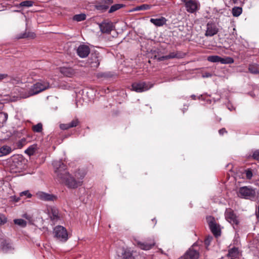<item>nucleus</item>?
<instances>
[{"instance_id":"33","label":"nucleus","mask_w":259,"mask_h":259,"mask_svg":"<svg viewBox=\"0 0 259 259\" xmlns=\"http://www.w3.org/2000/svg\"><path fill=\"white\" fill-rule=\"evenodd\" d=\"M11 249V246L8 244H4L2 247V250L5 253L8 252Z\"/></svg>"},{"instance_id":"9","label":"nucleus","mask_w":259,"mask_h":259,"mask_svg":"<svg viewBox=\"0 0 259 259\" xmlns=\"http://www.w3.org/2000/svg\"><path fill=\"white\" fill-rule=\"evenodd\" d=\"M134 244L137 245L140 249L144 250H148L151 249L155 244L153 239L150 240L149 243L146 242H142L140 241L138 239L133 237Z\"/></svg>"},{"instance_id":"54","label":"nucleus","mask_w":259,"mask_h":259,"mask_svg":"<svg viewBox=\"0 0 259 259\" xmlns=\"http://www.w3.org/2000/svg\"><path fill=\"white\" fill-rule=\"evenodd\" d=\"M231 259H234V258H231Z\"/></svg>"},{"instance_id":"45","label":"nucleus","mask_w":259,"mask_h":259,"mask_svg":"<svg viewBox=\"0 0 259 259\" xmlns=\"http://www.w3.org/2000/svg\"><path fill=\"white\" fill-rule=\"evenodd\" d=\"M11 198L15 202H18L20 200V197H16V196H12Z\"/></svg>"},{"instance_id":"6","label":"nucleus","mask_w":259,"mask_h":259,"mask_svg":"<svg viewBox=\"0 0 259 259\" xmlns=\"http://www.w3.org/2000/svg\"><path fill=\"white\" fill-rule=\"evenodd\" d=\"M184 4L185 9L189 13L197 12L200 8V4L198 0H181Z\"/></svg>"},{"instance_id":"28","label":"nucleus","mask_w":259,"mask_h":259,"mask_svg":"<svg viewBox=\"0 0 259 259\" xmlns=\"http://www.w3.org/2000/svg\"><path fill=\"white\" fill-rule=\"evenodd\" d=\"M14 222L15 224H16L20 227H25L27 224L26 222L21 219H15L14 220Z\"/></svg>"},{"instance_id":"38","label":"nucleus","mask_w":259,"mask_h":259,"mask_svg":"<svg viewBox=\"0 0 259 259\" xmlns=\"http://www.w3.org/2000/svg\"><path fill=\"white\" fill-rule=\"evenodd\" d=\"M246 177L247 179H251L252 177V173L251 170L247 169L245 171Z\"/></svg>"},{"instance_id":"53","label":"nucleus","mask_w":259,"mask_h":259,"mask_svg":"<svg viewBox=\"0 0 259 259\" xmlns=\"http://www.w3.org/2000/svg\"><path fill=\"white\" fill-rule=\"evenodd\" d=\"M226 212H227V209L226 210V211H225V214H226Z\"/></svg>"},{"instance_id":"34","label":"nucleus","mask_w":259,"mask_h":259,"mask_svg":"<svg viewBox=\"0 0 259 259\" xmlns=\"http://www.w3.org/2000/svg\"><path fill=\"white\" fill-rule=\"evenodd\" d=\"M79 123L77 119H74L72 120L70 123H69L70 128L76 127Z\"/></svg>"},{"instance_id":"4","label":"nucleus","mask_w":259,"mask_h":259,"mask_svg":"<svg viewBox=\"0 0 259 259\" xmlns=\"http://www.w3.org/2000/svg\"><path fill=\"white\" fill-rule=\"evenodd\" d=\"M237 195L242 198L253 200L255 198L256 191L250 186H243L239 188Z\"/></svg>"},{"instance_id":"23","label":"nucleus","mask_w":259,"mask_h":259,"mask_svg":"<svg viewBox=\"0 0 259 259\" xmlns=\"http://www.w3.org/2000/svg\"><path fill=\"white\" fill-rule=\"evenodd\" d=\"M34 2L31 1H25L20 3L19 5H16L17 8L22 7H30L33 6Z\"/></svg>"},{"instance_id":"37","label":"nucleus","mask_w":259,"mask_h":259,"mask_svg":"<svg viewBox=\"0 0 259 259\" xmlns=\"http://www.w3.org/2000/svg\"><path fill=\"white\" fill-rule=\"evenodd\" d=\"M7 221V218L3 214L0 213V226L5 224Z\"/></svg>"},{"instance_id":"26","label":"nucleus","mask_w":259,"mask_h":259,"mask_svg":"<svg viewBox=\"0 0 259 259\" xmlns=\"http://www.w3.org/2000/svg\"><path fill=\"white\" fill-rule=\"evenodd\" d=\"M242 12L241 7H237L232 9V14L234 17L239 16Z\"/></svg>"},{"instance_id":"41","label":"nucleus","mask_w":259,"mask_h":259,"mask_svg":"<svg viewBox=\"0 0 259 259\" xmlns=\"http://www.w3.org/2000/svg\"><path fill=\"white\" fill-rule=\"evenodd\" d=\"M60 127L62 129V130H67L68 128H70L69 127V123H67V124H60Z\"/></svg>"},{"instance_id":"16","label":"nucleus","mask_w":259,"mask_h":259,"mask_svg":"<svg viewBox=\"0 0 259 259\" xmlns=\"http://www.w3.org/2000/svg\"><path fill=\"white\" fill-rule=\"evenodd\" d=\"M199 256V253L190 248L184 255V259H198Z\"/></svg>"},{"instance_id":"27","label":"nucleus","mask_w":259,"mask_h":259,"mask_svg":"<svg viewBox=\"0 0 259 259\" xmlns=\"http://www.w3.org/2000/svg\"><path fill=\"white\" fill-rule=\"evenodd\" d=\"M123 7V5H122V4L114 5L111 7L110 10H109V13H113V12L120 9V8H121Z\"/></svg>"},{"instance_id":"48","label":"nucleus","mask_w":259,"mask_h":259,"mask_svg":"<svg viewBox=\"0 0 259 259\" xmlns=\"http://www.w3.org/2000/svg\"><path fill=\"white\" fill-rule=\"evenodd\" d=\"M105 4H111L113 3V0H104Z\"/></svg>"},{"instance_id":"36","label":"nucleus","mask_w":259,"mask_h":259,"mask_svg":"<svg viewBox=\"0 0 259 259\" xmlns=\"http://www.w3.org/2000/svg\"><path fill=\"white\" fill-rule=\"evenodd\" d=\"M26 196L27 198H31L32 195L30 193L28 190H26L20 193V196Z\"/></svg>"},{"instance_id":"29","label":"nucleus","mask_w":259,"mask_h":259,"mask_svg":"<svg viewBox=\"0 0 259 259\" xmlns=\"http://www.w3.org/2000/svg\"><path fill=\"white\" fill-rule=\"evenodd\" d=\"M8 118V115L7 113L3 112L0 113V123H5L7 121Z\"/></svg>"},{"instance_id":"43","label":"nucleus","mask_w":259,"mask_h":259,"mask_svg":"<svg viewBox=\"0 0 259 259\" xmlns=\"http://www.w3.org/2000/svg\"><path fill=\"white\" fill-rule=\"evenodd\" d=\"M7 77H8L7 74L0 73V81H2L3 79L6 78Z\"/></svg>"},{"instance_id":"15","label":"nucleus","mask_w":259,"mask_h":259,"mask_svg":"<svg viewBox=\"0 0 259 259\" xmlns=\"http://www.w3.org/2000/svg\"><path fill=\"white\" fill-rule=\"evenodd\" d=\"M101 60V57L99 54H92L90 59V63L92 67H98Z\"/></svg>"},{"instance_id":"24","label":"nucleus","mask_w":259,"mask_h":259,"mask_svg":"<svg viewBox=\"0 0 259 259\" xmlns=\"http://www.w3.org/2000/svg\"><path fill=\"white\" fill-rule=\"evenodd\" d=\"M249 70L253 74L259 73V65L255 64H251L249 66Z\"/></svg>"},{"instance_id":"18","label":"nucleus","mask_w":259,"mask_h":259,"mask_svg":"<svg viewBox=\"0 0 259 259\" xmlns=\"http://www.w3.org/2000/svg\"><path fill=\"white\" fill-rule=\"evenodd\" d=\"M207 60L210 62H220L222 64H227V59L222 58L218 56H209L207 57Z\"/></svg>"},{"instance_id":"40","label":"nucleus","mask_w":259,"mask_h":259,"mask_svg":"<svg viewBox=\"0 0 259 259\" xmlns=\"http://www.w3.org/2000/svg\"><path fill=\"white\" fill-rule=\"evenodd\" d=\"M97 9L98 10H101L102 11H106L108 9V6L105 5H101L97 6Z\"/></svg>"},{"instance_id":"12","label":"nucleus","mask_w":259,"mask_h":259,"mask_svg":"<svg viewBox=\"0 0 259 259\" xmlns=\"http://www.w3.org/2000/svg\"><path fill=\"white\" fill-rule=\"evenodd\" d=\"M101 31L104 33H109L113 29V24L111 22L103 21L99 24Z\"/></svg>"},{"instance_id":"42","label":"nucleus","mask_w":259,"mask_h":259,"mask_svg":"<svg viewBox=\"0 0 259 259\" xmlns=\"http://www.w3.org/2000/svg\"><path fill=\"white\" fill-rule=\"evenodd\" d=\"M254 159L259 161V151H255L252 155Z\"/></svg>"},{"instance_id":"3","label":"nucleus","mask_w":259,"mask_h":259,"mask_svg":"<svg viewBox=\"0 0 259 259\" xmlns=\"http://www.w3.org/2000/svg\"><path fill=\"white\" fill-rule=\"evenodd\" d=\"M24 159L21 155L12 156L9 161L10 168L12 172H19L23 168Z\"/></svg>"},{"instance_id":"35","label":"nucleus","mask_w":259,"mask_h":259,"mask_svg":"<svg viewBox=\"0 0 259 259\" xmlns=\"http://www.w3.org/2000/svg\"><path fill=\"white\" fill-rule=\"evenodd\" d=\"M180 56L178 55V54L175 52L170 53L168 55L164 57L166 59H171L175 58H179Z\"/></svg>"},{"instance_id":"47","label":"nucleus","mask_w":259,"mask_h":259,"mask_svg":"<svg viewBox=\"0 0 259 259\" xmlns=\"http://www.w3.org/2000/svg\"><path fill=\"white\" fill-rule=\"evenodd\" d=\"M228 109H229L231 111H232L233 110L235 109V107H234L231 104L229 103L228 102Z\"/></svg>"},{"instance_id":"32","label":"nucleus","mask_w":259,"mask_h":259,"mask_svg":"<svg viewBox=\"0 0 259 259\" xmlns=\"http://www.w3.org/2000/svg\"><path fill=\"white\" fill-rule=\"evenodd\" d=\"M151 8V6L147 4H143L142 5L138 6L135 9L137 11L149 10Z\"/></svg>"},{"instance_id":"52","label":"nucleus","mask_w":259,"mask_h":259,"mask_svg":"<svg viewBox=\"0 0 259 259\" xmlns=\"http://www.w3.org/2000/svg\"><path fill=\"white\" fill-rule=\"evenodd\" d=\"M23 217L25 218H26V219H29V218L27 216V214H24V215H23Z\"/></svg>"},{"instance_id":"49","label":"nucleus","mask_w":259,"mask_h":259,"mask_svg":"<svg viewBox=\"0 0 259 259\" xmlns=\"http://www.w3.org/2000/svg\"><path fill=\"white\" fill-rule=\"evenodd\" d=\"M233 62V59L231 58L228 57V64L232 63Z\"/></svg>"},{"instance_id":"1","label":"nucleus","mask_w":259,"mask_h":259,"mask_svg":"<svg viewBox=\"0 0 259 259\" xmlns=\"http://www.w3.org/2000/svg\"><path fill=\"white\" fill-rule=\"evenodd\" d=\"M53 165L57 178L61 183H64L68 187L76 188L81 185V182L76 181L66 170V165L61 160L53 162Z\"/></svg>"},{"instance_id":"8","label":"nucleus","mask_w":259,"mask_h":259,"mask_svg":"<svg viewBox=\"0 0 259 259\" xmlns=\"http://www.w3.org/2000/svg\"><path fill=\"white\" fill-rule=\"evenodd\" d=\"M152 87V84L146 82H135L132 84V90L141 93L146 91Z\"/></svg>"},{"instance_id":"25","label":"nucleus","mask_w":259,"mask_h":259,"mask_svg":"<svg viewBox=\"0 0 259 259\" xmlns=\"http://www.w3.org/2000/svg\"><path fill=\"white\" fill-rule=\"evenodd\" d=\"M86 15L85 14H79L75 15L73 17V20L77 22H80L86 19Z\"/></svg>"},{"instance_id":"39","label":"nucleus","mask_w":259,"mask_h":259,"mask_svg":"<svg viewBox=\"0 0 259 259\" xmlns=\"http://www.w3.org/2000/svg\"><path fill=\"white\" fill-rule=\"evenodd\" d=\"M212 239V236H207L204 241L205 244L207 246L209 245L210 244V242L211 241Z\"/></svg>"},{"instance_id":"30","label":"nucleus","mask_w":259,"mask_h":259,"mask_svg":"<svg viewBox=\"0 0 259 259\" xmlns=\"http://www.w3.org/2000/svg\"><path fill=\"white\" fill-rule=\"evenodd\" d=\"M238 249L236 247H233L229 251V253L228 254L232 257L236 256L238 254Z\"/></svg>"},{"instance_id":"2","label":"nucleus","mask_w":259,"mask_h":259,"mask_svg":"<svg viewBox=\"0 0 259 259\" xmlns=\"http://www.w3.org/2000/svg\"><path fill=\"white\" fill-rule=\"evenodd\" d=\"M50 88L49 82L45 80H38L32 85H28L27 90H23L20 93V97L27 98L36 95Z\"/></svg>"},{"instance_id":"19","label":"nucleus","mask_w":259,"mask_h":259,"mask_svg":"<svg viewBox=\"0 0 259 259\" xmlns=\"http://www.w3.org/2000/svg\"><path fill=\"white\" fill-rule=\"evenodd\" d=\"M60 72L67 77H71L75 73V71L72 68L66 67L60 68Z\"/></svg>"},{"instance_id":"21","label":"nucleus","mask_w":259,"mask_h":259,"mask_svg":"<svg viewBox=\"0 0 259 259\" xmlns=\"http://www.w3.org/2000/svg\"><path fill=\"white\" fill-rule=\"evenodd\" d=\"M12 152V148L7 145H4L0 148V157L8 155Z\"/></svg>"},{"instance_id":"22","label":"nucleus","mask_w":259,"mask_h":259,"mask_svg":"<svg viewBox=\"0 0 259 259\" xmlns=\"http://www.w3.org/2000/svg\"><path fill=\"white\" fill-rule=\"evenodd\" d=\"M37 149L36 144H33L30 146L27 149L25 150V153L29 156L33 155Z\"/></svg>"},{"instance_id":"10","label":"nucleus","mask_w":259,"mask_h":259,"mask_svg":"<svg viewBox=\"0 0 259 259\" xmlns=\"http://www.w3.org/2000/svg\"><path fill=\"white\" fill-rule=\"evenodd\" d=\"M36 195L38 199L42 201H54L57 199L56 196L41 191L38 192Z\"/></svg>"},{"instance_id":"44","label":"nucleus","mask_w":259,"mask_h":259,"mask_svg":"<svg viewBox=\"0 0 259 259\" xmlns=\"http://www.w3.org/2000/svg\"><path fill=\"white\" fill-rule=\"evenodd\" d=\"M211 76V74L210 73H208V72H205L202 74V77L203 78L209 77Z\"/></svg>"},{"instance_id":"17","label":"nucleus","mask_w":259,"mask_h":259,"mask_svg":"<svg viewBox=\"0 0 259 259\" xmlns=\"http://www.w3.org/2000/svg\"><path fill=\"white\" fill-rule=\"evenodd\" d=\"M49 214L52 221L56 222L59 220L60 216L59 214V211L57 208L55 207H51L48 209Z\"/></svg>"},{"instance_id":"14","label":"nucleus","mask_w":259,"mask_h":259,"mask_svg":"<svg viewBox=\"0 0 259 259\" xmlns=\"http://www.w3.org/2000/svg\"><path fill=\"white\" fill-rule=\"evenodd\" d=\"M218 28L216 25L212 23H208L205 35L206 36H212L218 32Z\"/></svg>"},{"instance_id":"31","label":"nucleus","mask_w":259,"mask_h":259,"mask_svg":"<svg viewBox=\"0 0 259 259\" xmlns=\"http://www.w3.org/2000/svg\"><path fill=\"white\" fill-rule=\"evenodd\" d=\"M32 130L34 132L40 133L42 130V125L41 123H38L37 124L32 126Z\"/></svg>"},{"instance_id":"13","label":"nucleus","mask_w":259,"mask_h":259,"mask_svg":"<svg viewBox=\"0 0 259 259\" xmlns=\"http://www.w3.org/2000/svg\"><path fill=\"white\" fill-rule=\"evenodd\" d=\"M228 222H229L235 229V225L237 226L239 221L238 217L233 211L228 210Z\"/></svg>"},{"instance_id":"5","label":"nucleus","mask_w":259,"mask_h":259,"mask_svg":"<svg viewBox=\"0 0 259 259\" xmlns=\"http://www.w3.org/2000/svg\"><path fill=\"white\" fill-rule=\"evenodd\" d=\"M55 238L58 241L65 242L68 239V234L66 228L62 226H57L53 230Z\"/></svg>"},{"instance_id":"46","label":"nucleus","mask_w":259,"mask_h":259,"mask_svg":"<svg viewBox=\"0 0 259 259\" xmlns=\"http://www.w3.org/2000/svg\"><path fill=\"white\" fill-rule=\"evenodd\" d=\"M225 128H223L219 130V133L220 135H223L226 133Z\"/></svg>"},{"instance_id":"51","label":"nucleus","mask_w":259,"mask_h":259,"mask_svg":"<svg viewBox=\"0 0 259 259\" xmlns=\"http://www.w3.org/2000/svg\"><path fill=\"white\" fill-rule=\"evenodd\" d=\"M191 97H192V98L193 100H196V96H195V95H192V96H191Z\"/></svg>"},{"instance_id":"7","label":"nucleus","mask_w":259,"mask_h":259,"mask_svg":"<svg viewBox=\"0 0 259 259\" xmlns=\"http://www.w3.org/2000/svg\"><path fill=\"white\" fill-rule=\"evenodd\" d=\"M206 220L209 229L213 235L215 237L220 236L221 235V228L220 225L215 222L214 218L211 216H208L206 218Z\"/></svg>"},{"instance_id":"11","label":"nucleus","mask_w":259,"mask_h":259,"mask_svg":"<svg viewBox=\"0 0 259 259\" xmlns=\"http://www.w3.org/2000/svg\"><path fill=\"white\" fill-rule=\"evenodd\" d=\"M90 53L89 46L85 45H80L77 49V55L82 58H86Z\"/></svg>"},{"instance_id":"20","label":"nucleus","mask_w":259,"mask_h":259,"mask_svg":"<svg viewBox=\"0 0 259 259\" xmlns=\"http://www.w3.org/2000/svg\"><path fill=\"white\" fill-rule=\"evenodd\" d=\"M151 23L153 24L156 26H162L166 23V19L163 17L159 18H151L150 20Z\"/></svg>"},{"instance_id":"50","label":"nucleus","mask_w":259,"mask_h":259,"mask_svg":"<svg viewBox=\"0 0 259 259\" xmlns=\"http://www.w3.org/2000/svg\"><path fill=\"white\" fill-rule=\"evenodd\" d=\"M256 215L257 218H259V206L258 207L257 210L256 211Z\"/></svg>"}]
</instances>
